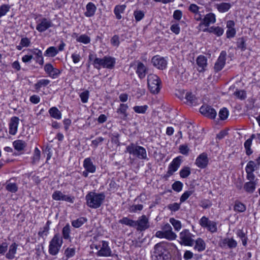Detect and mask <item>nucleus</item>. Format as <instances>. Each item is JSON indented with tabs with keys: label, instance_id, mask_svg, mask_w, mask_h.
Wrapping results in <instances>:
<instances>
[{
	"label": "nucleus",
	"instance_id": "nucleus-14",
	"mask_svg": "<svg viewBox=\"0 0 260 260\" xmlns=\"http://www.w3.org/2000/svg\"><path fill=\"white\" fill-rule=\"evenodd\" d=\"M151 62L153 66L158 69L163 70L167 67V60L165 58L159 55L153 56L152 58Z\"/></svg>",
	"mask_w": 260,
	"mask_h": 260
},
{
	"label": "nucleus",
	"instance_id": "nucleus-1",
	"mask_svg": "<svg viewBox=\"0 0 260 260\" xmlns=\"http://www.w3.org/2000/svg\"><path fill=\"white\" fill-rule=\"evenodd\" d=\"M251 164H249L250 165ZM254 167L253 164L251 166L248 165L245 168L246 173V179L249 181L244 184L243 188L248 193L251 194L255 190L256 186L258 183V179L255 178V176L253 174L254 171Z\"/></svg>",
	"mask_w": 260,
	"mask_h": 260
},
{
	"label": "nucleus",
	"instance_id": "nucleus-33",
	"mask_svg": "<svg viewBox=\"0 0 260 260\" xmlns=\"http://www.w3.org/2000/svg\"><path fill=\"white\" fill-rule=\"evenodd\" d=\"M51 221L48 220L45 225L43 228L40 229V231L38 232V235L40 237L44 238V237H46L47 236L49 231L50 230V225L51 224Z\"/></svg>",
	"mask_w": 260,
	"mask_h": 260
},
{
	"label": "nucleus",
	"instance_id": "nucleus-15",
	"mask_svg": "<svg viewBox=\"0 0 260 260\" xmlns=\"http://www.w3.org/2000/svg\"><path fill=\"white\" fill-rule=\"evenodd\" d=\"M154 256H155L157 259H165L168 258V255L165 254L166 252L164 247L159 243L156 244L154 248Z\"/></svg>",
	"mask_w": 260,
	"mask_h": 260
},
{
	"label": "nucleus",
	"instance_id": "nucleus-24",
	"mask_svg": "<svg viewBox=\"0 0 260 260\" xmlns=\"http://www.w3.org/2000/svg\"><path fill=\"white\" fill-rule=\"evenodd\" d=\"M104 68L112 69L114 67L116 61L115 58L106 56L104 57Z\"/></svg>",
	"mask_w": 260,
	"mask_h": 260
},
{
	"label": "nucleus",
	"instance_id": "nucleus-56",
	"mask_svg": "<svg viewBox=\"0 0 260 260\" xmlns=\"http://www.w3.org/2000/svg\"><path fill=\"white\" fill-rule=\"evenodd\" d=\"M181 203H174L170 204L168 205V208L173 212H176L180 208V205Z\"/></svg>",
	"mask_w": 260,
	"mask_h": 260
},
{
	"label": "nucleus",
	"instance_id": "nucleus-59",
	"mask_svg": "<svg viewBox=\"0 0 260 260\" xmlns=\"http://www.w3.org/2000/svg\"><path fill=\"white\" fill-rule=\"evenodd\" d=\"M10 7L8 5H3L0 7V18L5 15L9 11Z\"/></svg>",
	"mask_w": 260,
	"mask_h": 260
},
{
	"label": "nucleus",
	"instance_id": "nucleus-44",
	"mask_svg": "<svg viewBox=\"0 0 260 260\" xmlns=\"http://www.w3.org/2000/svg\"><path fill=\"white\" fill-rule=\"evenodd\" d=\"M6 188L8 191L15 193L18 190V186L16 183L11 182L10 180L6 183Z\"/></svg>",
	"mask_w": 260,
	"mask_h": 260
},
{
	"label": "nucleus",
	"instance_id": "nucleus-43",
	"mask_svg": "<svg viewBox=\"0 0 260 260\" xmlns=\"http://www.w3.org/2000/svg\"><path fill=\"white\" fill-rule=\"evenodd\" d=\"M58 53V51L55 47H50L45 51L44 55L49 57H54Z\"/></svg>",
	"mask_w": 260,
	"mask_h": 260
},
{
	"label": "nucleus",
	"instance_id": "nucleus-7",
	"mask_svg": "<svg viewBox=\"0 0 260 260\" xmlns=\"http://www.w3.org/2000/svg\"><path fill=\"white\" fill-rule=\"evenodd\" d=\"M95 248L96 249L100 248L97 252L98 256L108 257L112 255L111 249L109 246L108 242L107 241H102L101 242V245L96 246Z\"/></svg>",
	"mask_w": 260,
	"mask_h": 260
},
{
	"label": "nucleus",
	"instance_id": "nucleus-26",
	"mask_svg": "<svg viewBox=\"0 0 260 260\" xmlns=\"http://www.w3.org/2000/svg\"><path fill=\"white\" fill-rule=\"evenodd\" d=\"M194 249L198 252L203 251L206 249V243L201 238H198L194 240Z\"/></svg>",
	"mask_w": 260,
	"mask_h": 260
},
{
	"label": "nucleus",
	"instance_id": "nucleus-16",
	"mask_svg": "<svg viewBox=\"0 0 260 260\" xmlns=\"http://www.w3.org/2000/svg\"><path fill=\"white\" fill-rule=\"evenodd\" d=\"M44 71L45 72L53 79L56 78L59 76L60 74L59 70L55 68L51 63H46L44 66Z\"/></svg>",
	"mask_w": 260,
	"mask_h": 260
},
{
	"label": "nucleus",
	"instance_id": "nucleus-61",
	"mask_svg": "<svg viewBox=\"0 0 260 260\" xmlns=\"http://www.w3.org/2000/svg\"><path fill=\"white\" fill-rule=\"evenodd\" d=\"M210 221L208 218L206 216H203L199 220V223L202 227L205 228L207 226L208 224L210 223Z\"/></svg>",
	"mask_w": 260,
	"mask_h": 260
},
{
	"label": "nucleus",
	"instance_id": "nucleus-22",
	"mask_svg": "<svg viewBox=\"0 0 260 260\" xmlns=\"http://www.w3.org/2000/svg\"><path fill=\"white\" fill-rule=\"evenodd\" d=\"M197 63L199 67L198 71L200 72H203L207 66V59L204 55H200L197 58Z\"/></svg>",
	"mask_w": 260,
	"mask_h": 260
},
{
	"label": "nucleus",
	"instance_id": "nucleus-2",
	"mask_svg": "<svg viewBox=\"0 0 260 260\" xmlns=\"http://www.w3.org/2000/svg\"><path fill=\"white\" fill-rule=\"evenodd\" d=\"M105 197L104 192L96 193L90 191L85 196L86 205L92 209L99 208L104 202Z\"/></svg>",
	"mask_w": 260,
	"mask_h": 260
},
{
	"label": "nucleus",
	"instance_id": "nucleus-29",
	"mask_svg": "<svg viewBox=\"0 0 260 260\" xmlns=\"http://www.w3.org/2000/svg\"><path fill=\"white\" fill-rule=\"evenodd\" d=\"M86 11L85 12L84 14L86 17H90L93 16L96 10V8L95 5L92 3H89L86 5Z\"/></svg>",
	"mask_w": 260,
	"mask_h": 260
},
{
	"label": "nucleus",
	"instance_id": "nucleus-18",
	"mask_svg": "<svg viewBox=\"0 0 260 260\" xmlns=\"http://www.w3.org/2000/svg\"><path fill=\"white\" fill-rule=\"evenodd\" d=\"M19 122V119L18 117L13 116L11 117L9 124L10 134L15 135L17 133Z\"/></svg>",
	"mask_w": 260,
	"mask_h": 260
},
{
	"label": "nucleus",
	"instance_id": "nucleus-50",
	"mask_svg": "<svg viewBox=\"0 0 260 260\" xmlns=\"http://www.w3.org/2000/svg\"><path fill=\"white\" fill-rule=\"evenodd\" d=\"M205 228H206L212 233H215L217 231V224L215 221H210V223L208 224L207 226H206Z\"/></svg>",
	"mask_w": 260,
	"mask_h": 260
},
{
	"label": "nucleus",
	"instance_id": "nucleus-64",
	"mask_svg": "<svg viewBox=\"0 0 260 260\" xmlns=\"http://www.w3.org/2000/svg\"><path fill=\"white\" fill-rule=\"evenodd\" d=\"M111 43L113 46L118 47L120 44L119 36L114 35L111 39Z\"/></svg>",
	"mask_w": 260,
	"mask_h": 260
},
{
	"label": "nucleus",
	"instance_id": "nucleus-4",
	"mask_svg": "<svg viewBox=\"0 0 260 260\" xmlns=\"http://www.w3.org/2000/svg\"><path fill=\"white\" fill-rule=\"evenodd\" d=\"M62 238L59 234H55L51 240L49 245V252L52 255H56L59 252L62 244Z\"/></svg>",
	"mask_w": 260,
	"mask_h": 260
},
{
	"label": "nucleus",
	"instance_id": "nucleus-48",
	"mask_svg": "<svg viewBox=\"0 0 260 260\" xmlns=\"http://www.w3.org/2000/svg\"><path fill=\"white\" fill-rule=\"evenodd\" d=\"M70 226L69 224H67L63 228L62 230V236L64 239H69L70 238Z\"/></svg>",
	"mask_w": 260,
	"mask_h": 260
},
{
	"label": "nucleus",
	"instance_id": "nucleus-28",
	"mask_svg": "<svg viewBox=\"0 0 260 260\" xmlns=\"http://www.w3.org/2000/svg\"><path fill=\"white\" fill-rule=\"evenodd\" d=\"M31 51L35 55V57L33 58L36 59V62L41 65H43L44 60L42 56V52L37 48L31 50Z\"/></svg>",
	"mask_w": 260,
	"mask_h": 260
},
{
	"label": "nucleus",
	"instance_id": "nucleus-49",
	"mask_svg": "<svg viewBox=\"0 0 260 260\" xmlns=\"http://www.w3.org/2000/svg\"><path fill=\"white\" fill-rule=\"evenodd\" d=\"M169 221L176 231H179L181 229L182 225L179 220H176L174 218H171Z\"/></svg>",
	"mask_w": 260,
	"mask_h": 260
},
{
	"label": "nucleus",
	"instance_id": "nucleus-40",
	"mask_svg": "<svg viewBox=\"0 0 260 260\" xmlns=\"http://www.w3.org/2000/svg\"><path fill=\"white\" fill-rule=\"evenodd\" d=\"M118 222L121 224H125L131 227H136L135 220H133L127 217H123L122 219H120Z\"/></svg>",
	"mask_w": 260,
	"mask_h": 260
},
{
	"label": "nucleus",
	"instance_id": "nucleus-8",
	"mask_svg": "<svg viewBox=\"0 0 260 260\" xmlns=\"http://www.w3.org/2000/svg\"><path fill=\"white\" fill-rule=\"evenodd\" d=\"M136 222V227L138 231H144L150 227L148 218L145 215L139 217Z\"/></svg>",
	"mask_w": 260,
	"mask_h": 260
},
{
	"label": "nucleus",
	"instance_id": "nucleus-10",
	"mask_svg": "<svg viewBox=\"0 0 260 260\" xmlns=\"http://www.w3.org/2000/svg\"><path fill=\"white\" fill-rule=\"evenodd\" d=\"M181 163V156H178L172 160L169 165L168 170L166 174L167 177H169L177 171Z\"/></svg>",
	"mask_w": 260,
	"mask_h": 260
},
{
	"label": "nucleus",
	"instance_id": "nucleus-30",
	"mask_svg": "<svg viewBox=\"0 0 260 260\" xmlns=\"http://www.w3.org/2000/svg\"><path fill=\"white\" fill-rule=\"evenodd\" d=\"M147 69L144 64L142 62H139L137 66L136 73L139 77L141 79L144 78L146 74Z\"/></svg>",
	"mask_w": 260,
	"mask_h": 260
},
{
	"label": "nucleus",
	"instance_id": "nucleus-31",
	"mask_svg": "<svg viewBox=\"0 0 260 260\" xmlns=\"http://www.w3.org/2000/svg\"><path fill=\"white\" fill-rule=\"evenodd\" d=\"M74 36L76 38V41L78 42L82 43L84 44H87L90 42V38L87 35L83 34L79 36L77 34L74 33Z\"/></svg>",
	"mask_w": 260,
	"mask_h": 260
},
{
	"label": "nucleus",
	"instance_id": "nucleus-32",
	"mask_svg": "<svg viewBox=\"0 0 260 260\" xmlns=\"http://www.w3.org/2000/svg\"><path fill=\"white\" fill-rule=\"evenodd\" d=\"M125 5H116L114 9V13L117 19H120L122 18L121 13H123L126 8Z\"/></svg>",
	"mask_w": 260,
	"mask_h": 260
},
{
	"label": "nucleus",
	"instance_id": "nucleus-23",
	"mask_svg": "<svg viewBox=\"0 0 260 260\" xmlns=\"http://www.w3.org/2000/svg\"><path fill=\"white\" fill-rule=\"evenodd\" d=\"M257 134H252L250 138L247 139L244 143V147L246 150V153L247 155H250L253 152L252 150L251 149V146L252 144V140L254 139H256Z\"/></svg>",
	"mask_w": 260,
	"mask_h": 260
},
{
	"label": "nucleus",
	"instance_id": "nucleus-38",
	"mask_svg": "<svg viewBox=\"0 0 260 260\" xmlns=\"http://www.w3.org/2000/svg\"><path fill=\"white\" fill-rule=\"evenodd\" d=\"M50 82V81L48 79H43L40 80L34 85L35 88L38 91L41 87L47 86Z\"/></svg>",
	"mask_w": 260,
	"mask_h": 260
},
{
	"label": "nucleus",
	"instance_id": "nucleus-37",
	"mask_svg": "<svg viewBox=\"0 0 260 260\" xmlns=\"http://www.w3.org/2000/svg\"><path fill=\"white\" fill-rule=\"evenodd\" d=\"M128 108V107L126 104H121L119 106V108L117 110V112L118 113H120L122 115V118L123 119H126L127 117L128 114L126 113V111Z\"/></svg>",
	"mask_w": 260,
	"mask_h": 260
},
{
	"label": "nucleus",
	"instance_id": "nucleus-62",
	"mask_svg": "<svg viewBox=\"0 0 260 260\" xmlns=\"http://www.w3.org/2000/svg\"><path fill=\"white\" fill-rule=\"evenodd\" d=\"M237 47L242 50L246 49V44L245 41L243 38H239L237 41Z\"/></svg>",
	"mask_w": 260,
	"mask_h": 260
},
{
	"label": "nucleus",
	"instance_id": "nucleus-3",
	"mask_svg": "<svg viewBox=\"0 0 260 260\" xmlns=\"http://www.w3.org/2000/svg\"><path fill=\"white\" fill-rule=\"evenodd\" d=\"M126 152L140 159H147V152L143 147L131 143L126 147Z\"/></svg>",
	"mask_w": 260,
	"mask_h": 260
},
{
	"label": "nucleus",
	"instance_id": "nucleus-13",
	"mask_svg": "<svg viewBox=\"0 0 260 260\" xmlns=\"http://www.w3.org/2000/svg\"><path fill=\"white\" fill-rule=\"evenodd\" d=\"M52 198L55 201H63L68 202L71 203H73L74 199V197L63 194L59 190L55 191L52 195Z\"/></svg>",
	"mask_w": 260,
	"mask_h": 260
},
{
	"label": "nucleus",
	"instance_id": "nucleus-27",
	"mask_svg": "<svg viewBox=\"0 0 260 260\" xmlns=\"http://www.w3.org/2000/svg\"><path fill=\"white\" fill-rule=\"evenodd\" d=\"M18 245L16 243H12L9 247L8 252L6 254V257L9 259H13L16 253Z\"/></svg>",
	"mask_w": 260,
	"mask_h": 260
},
{
	"label": "nucleus",
	"instance_id": "nucleus-63",
	"mask_svg": "<svg viewBox=\"0 0 260 260\" xmlns=\"http://www.w3.org/2000/svg\"><path fill=\"white\" fill-rule=\"evenodd\" d=\"M249 164H251L250 165V166H251V165L253 164V166H255L254 167V171H256L257 170L258 168H259V166L260 165V157H258L256 159V161H252V160H250L249 161L246 167H247L248 165H249Z\"/></svg>",
	"mask_w": 260,
	"mask_h": 260
},
{
	"label": "nucleus",
	"instance_id": "nucleus-58",
	"mask_svg": "<svg viewBox=\"0 0 260 260\" xmlns=\"http://www.w3.org/2000/svg\"><path fill=\"white\" fill-rule=\"evenodd\" d=\"M89 96V93L88 90H85L81 92L80 94V98L83 103H86L88 102Z\"/></svg>",
	"mask_w": 260,
	"mask_h": 260
},
{
	"label": "nucleus",
	"instance_id": "nucleus-35",
	"mask_svg": "<svg viewBox=\"0 0 260 260\" xmlns=\"http://www.w3.org/2000/svg\"><path fill=\"white\" fill-rule=\"evenodd\" d=\"M237 236L241 239L242 245L246 247L247 245L248 237L246 233H244L242 230H238L236 233Z\"/></svg>",
	"mask_w": 260,
	"mask_h": 260
},
{
	"label": "nucleus",
	"instance_id": "nucleus-55",
	"mask_svg": "<svg viewBox=\"0 0 260 260\" xmlns=\"http://www.w3.org/2000/svg\"><path fill=\"white\" fill-rule=\"evenodd\" d=\"M172 189L177 192L180 191L183 187V183L180 181H175L172 185Z\"/></svg>",
	"mask_w": 260,
	"mask_h": 260
},
{
	"label": "nucleus",
	"instance_id": "nucleus-5",
	"mask_svg": "<svg viewBox=\"0 0 260 260\" xmlns=\"http://www.w3.org/2000/svg\"><path fill=\"white\" fill-rule=\"evenodd\" d=\"M195 236L187 229H184L179 234V242L181 245L192 246L194 244Z\"/></svg>",
	"mask_w": 260,
	"mask_h": 260
},
{
	"label": "nucleus",
	"instance_id": "nucleus-9",
	"mask_svg": "<svg viewBox=\"0 0 260 260\" xmlns=\"http://www.w3.org/2000/svg\"><path fill=\"white\" fill-rule=\"evenodd\" d=\"M200 112L202 115L210 119H214L217 115L216 110L207 105H203L200 109Z\"/></svg>",
	"mask_w": 260,
	"mask_h": 260
},
{
	"label": "nucleus",
	"instance_id": "nucleus-47",
	"mask_svg": "<svg viewBox=\"0 0 260 260\" xmlns=\"http://www.w3.org/2000/svg\"><path fill=\"white\" fill-rule=\"evenodd\" d=\"M190 173V168L189 167H184L180 171V176L182 178H186Z\"/></svg>",
	"mask_w": 260,
	"mask_h": 260
},
{
	"label": "nucleus",
	"instance_id": "nucleus-20",
	"mask_svg": "<svg viewBox=\"0 0 260 260\" xmlns=\"http://www.w3.org/2000/svg\"><path fill=\"white\" fill-rule=\"evenodd\" d=\"M83 167L90 173H94L96 171V166L92 161L90 157L86 158L83 161Z\"/></svg>",
	"mask_w": 260,
	"mask_h": 260
},
{
	"label": "nucleus",
	"instance_id": "nucleus-45",
	"mask_svg": "<svg viewBox=\"0 0 260 260\" xmlns=\"http://www.w3.org/2000/svg\"><path fill=\"white\" fill-rule=\"evenodd\" d=\"M104 62V57L103 58L95 57L92 62V64L94 68L100 70L101 67L103 68Z\"/></svg>",
	"mask_w": 260,
	"mask_h": 260
},
{
	"label": "nucleus",
	"instance_id": "nucleus-39",
	"mask_svg": "<svg viewBox=\"0 0 260 260\" xmlns=\"http://www.w3.org/2000/svg\"><path fill=\"white\" fill-rule=\"evenodd\" d=\"M246 209V206L239 201H236L234 207V210L238 212H244Z\"/></svg>",
	"mask_w": 260,
	"mask_h": 260
},
{
	"label": "nucleus",
	"instance_id": "nucleus-41",
	"mask_svg": "<svg viewBox=\"0 0 260 260\" xmlns=\"http://www.w3.org/2000/svg\"><path fill=\"white\" fill-rule=\"evenodd\" d=\"M14 148L17 151H21L26 147V143L24 141L20 140L15 141L13 143Z\"/></svg>",
	"mask_w": 260,
	"mask_h": 260
},
{
	"label": "nucleus",
	"instance_id": "nucleus-25",
	"mask_svg": "<svg viewBox=\"0 0 260 260\" xmlns=\"http://www.w3.org/2000/svg\"><path fill=\"white\" fill-rule=\"evenodd\" d=\"M185 103L190 106H195L198 104V99L191 92H187L185 97Z\"/></svg>",
	"mask_w": 260,
	"mask_h": 260
},
{
	"label": "nucleus",
	"instance_id": "nucleus-17",
	"mask_svg": "<svg viewBox=\"0 0 260 260\" xmlns=\"http://www.w3.org/2000/svg\"><path fill=\"white\" fill-rule=\"evenodd\" d=\"M219 245L221 248H225L228 246V248L233 249L237 246V242L233 238H226L219 242Z\"/></svg>",
	"mask_w": 260,
	"mask_h": 260
},
{
	"label": "nucleus",
	"instance_id": "nucleus-42",
	"mask_svg": "<svg viewBox=\"0 0 260 260\" xmlns=\"http://www.w3.org/2000/svg\"><path fill=\"white\" fill-rule=\"evenodd\" d=\"M87 221V219L85 217H80L72 221V225L75 228H79Z\"/></svg>",
	"mask_w": 260,
	"mask_h": 260
},
{
	"label": "nucleus",
	"instance_id": "nucleus-57",
	"mask_svg": "<svg viewBox=\"0 0 260 260\" xmlns=\"http://www.w3.org/2000/svg\"><path fill=\"white\" fill-rule=\"evenodd\" d=\"M229 115V111L225 108L221 109L219 112V117L221 120H225Z\"/></svg>",
	"mask_w": 260,
	"mask_h": 260
},
{
	"label": "nucleus",
	"instance_id": "nucleus-51",
	"mask_svg": "<svg viewBox=\"0 0 260 260\" xmlns=\"http://www.w3.org/2000/svg\"><path fill=\"white\" fill-rule=\"evenodd\" d=\"M41 152L39 149L36 147L34 150V155L32 157V163L33 164L38 162L40 159Z\"/></svg>",
	"mask_w": 260,
	"mask_h": 260
},
{
	"label": "nucleus",
	"instance_id": "nucleus-46",
	"mask_svg": "<svg viewBox=\"0 0 260 260\" xmlns=\"http://www.w3.org/2000/svg\"><path fill=\"white\" fill-rule=\"evenodd\" d=\"M148 108L147 105L136 106L133 107L134 111L139 114H145Z\"/></svg>",
	"mask_w": 260,
	"mask_h": 260
},
{
	"label": "nucleus",
	"instance_id": "nucleus-60",
	"mask_svg": "<svg viewBox=\"0 0 260 260\" xmlns=\"http://www.w3.org/2000/svg\"><path fill=\"white\" fill-rule=\"evenodd\" d=\"M75 254V249L74 248H68L64 251V254L67 258L74 256Z\"/></svg>",
	"mask_w": 260,
	"mask_h": 260
},
{
	"label": "nucleus",
	"instance_id": "nucleus-11",
	"mask_svg": "<svg viewBox=\"0 0 260 260\" xmlns=\"http://www.w3.org/2000/svg\"><path fill=\"white\" fill-rule=\"evenodd\" d=\"M52 26L53 23L51 20L43 18L39 20V22L36 26V29L38 31L42 32Z\"/></svg>",
	"mask_w": 260,
	"mask_h": 260
},
{
	"label": "nucleus",
	"instance_id": "nucleus-53",
	"mask_svg": "<svg viewBox=\"0 0 260 260\" xmlns=\"http://www.w3.org/2000/svg\"><path fill=\"white\" fill-rule=\"evenodd\" d=\"M134 16L136 21H140L144 17V13L141 10H136L134 12Z\"/></svg>",
	"mask_w": 260,
	"mask_h": 260
},
{
	"label": "nucleus",
	"instance_id": "nucleus-19",
	"mask_svg": "<svg viewBox=\"0 0 260 260\" xmlns=\"http://www.w3.org/2000/svg\"><path fill=\"white\" fill-rule=\"evenodd\" d=\"M208 163V158L207 154L203 153L196 159V164L200 168L203 169L207 167Z\"/></svg>",
	"mask_w": 260,
	"mask_h": 260
},
{
	"label": "nucleus",
	"instance_id": "nucleus-34",
	"mask_svg": "<svg viewBox=\"0 0 260 260\" xmlns=\"http://www.w3.org/2000/svg\"><path fill=\"white\" fill-rule=\"evenodd\" d=\"M49 113L52 117L55 119H60L61 118V113L55 107L51 108L49 110Z\"/></svg>",
	"mask_w": 260,
	"mask_h": 260
},
{
	"label": "nucleus",
	"instance_id": "nucleus-12",
	"mask_svg": "<svg viewBox=\"0 0 260 260\" xmlns=\"http://www.w3.org/2000/svg\"><path fill=\"white\" fill-rule=\"evenodd\" d=\"M226 53L225 51H222L214 64V69L217 72L221 71L225 66Z\"/></svg>",
	"mask_w": 260,
	"mask_h": 260
},
{
	"label": "nucleus",
	"instance_id": "nucleus-52",
	"mask_svg": "<svg viewBox=\"0 0 260 260\" xmlns=\"http://www.w3.org/2000/svg\"><path fill=\"white\" fill-rule=\"evenodd\" d=\"M177 237L176 234L172 230L165 232V238L169 240H175Z\"/></svg>",
	"mask_w": 260,
	"mask_h": 260
},
{
	"label": "nucleus",
	"instance_id": "nucleus-36",
	"mask_svg": "<svg viewBox=\"0 0 260 260\" xmlns=\"http://www.w3.org/2000/svg\"><path fill=\"white\" fill-rule=\"evenodd\" d=\"M231 7V5L229 3H222L216 5V8L221 13L227 12Z\"/></svg>",
	"mask_w": 260,
	"mask_h": 260
},
{
	"label": "nucleus",
	"instance_id": "nucleus-21",
	"mask_svg": "<svg viewBox=\"0 0 260 260\" xmlns=\"http://www.w3.org/2000/svg\"><path fill=\"white\" fill-rule=\"evenodd\" d=\"M215 21L216 17L215 14L212 13H209L205 16L200 25L204 24L206 26H208L210 24L214 23Z\"/></svg>",
	"mask_w": 260,
	"mask_h": 260
},
{
	"label": "nucleus",
	"instance_id": "nucleus-54",
	"mask_svg": "<svg viewBox=\"0 0 260 260\" xmlns=\"http://www.w3.org/2000/svg\"><path fill=\"white\" fill-rule=\"evenodd\" d=\"M192 190H187L185 191L180 198V203L184 202L192 193Z\"/></svg>",
	"mask_w": 260,
	"mask_h": 260
},
{
	"label": "nucleus",
	"instance_id": "nucleus-6",
	"mask_svg": "<svg viewBox=\"0 0 260 260\" xmlns=\"http://www.w3.org/2000/svg\"><path fill=\"white\" fill-rule=\"evenodd\" d=\"M160 80L157 75L155 74H149L148 76V86L151 93H158L160 89Z\"/></svg>",
	"mask_w": 260,
	"mask_h": 260
}]
</instances>
